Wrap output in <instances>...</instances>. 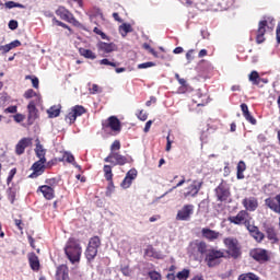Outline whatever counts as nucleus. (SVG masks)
Here are the masks:
<instances>
[{"label":"nucleus","instance_id":"1","mask_svg":"<svg viewBox=\"0 0 280 280\" xmlns=\"http://www.w3.org/2000/svg\"><path fill=\"white\" fill-rule=\"evenodd\" d=\"M65 253L71 264H80L82 257V246L75 238H69L66 244Z\"/></svg>","mask_w":280,"mask_h":280},{"label":"nucleus","instance_id":"2","mask_svg":"<svg viewBox=\"0 0 280 280\" xmlns=\"http://www.w3.org/2000/svg\"><path fill=\"white\" fill-rule=\"evenodd\" d=\"M223 244L228 249V254L231 255L234 259H237L242 252L240 250V242L235 237H226L223 240Z\"/></svg>","mask_w":280,"mask_h":280},{"label":"nucleus","instance_id":"3","mask_svg":"<svg viewBox=\"0 0 280 280\" xmlns=\"http://www.w3.org/2000/svg\"><path fill=\"white\" fill-rule=\"evenodd\" d=\"M224 257V252L218 249H209L206 254V262L209 268H214L220 264V259Z\"/></svg>","mask_w":280,"mask_h":280},{"label":"nucleus","instance_id":"4","mask_svg":"<svg viewBox=\"0 0 280 280\" xmlns=\"http://www.w3.org/2000/svg\"><path fill=\"white\" fill-rule=\"evenodd\" d=\"M207 250V243L202 241H195L190 243L189 246V253L192 255V257H196L197 255H205V253H208Z\"/></svg>","mask_w":280,"mask_h":280},{"label":"nucleus","instance_id":"5","mask_svg":"<svg viewBox=\"0 0 280 280\" xmlns=\"http://www.w3.org/2000/svg\"><path fill=\"white\" fill-rule=\"evenodd\" d=\"M98 54L106 58V54H113V51H117V45L114 43L98 42L96 44Z\"/></svg>","mask_w":280,"mask_h":280},{"label":"nucleus","instance_id":"6","mask_svg":"<svg viewBox=\"0 0 280 280\" xmlns=\"http://www.w3.org/2000/svg\"><path fill=\"white\" fill-rule=\"evenodd\" d=\"M105 163H112V165H126L128 159L118 152H110L108 158L104 159Z\"/></svg>","mask_w":280,"mask_h":280},{"label":"nucleus","instance_id":"7","mask_svg":"<svg viewBox=\"0 0 280 280\" xmlns=\"http://www.w3.org/2000/svg\"><path fill=\"white\" fill-rule=\"evenodd\" d=\"M191 215H194V205H185L180 210H178L176 220L187 222Z\"/></svg>","mask_w":280,"mask_h":280},{"label":"nucleus","instance_id":"8","mask_svg":"<svg viewBox=\"0 0 280 280\" xmlns=\"http://www.w3.org/2000/svg\"><path fill=\"white\" fill-rule=\"evenodd\" d=\"M249 255L256 261H268V259H270V256L268 255V250L264 248H254L250 250Z\"/></svg>","mask_w":280,"mask_h":280},{"label":"nucleus","instance_id":"9","mask_svg":"<svg viewBox=\"0 0 280 280\" xmlns=\"http://www.w3.org/2000/svg\"><path fill=\"white\" fill-rule=\"evenodd\" d=\"M248 218H249L248 212L246 210H242L236 215L230 217L229 222H231V224H237V225L246 224V222H248Z\"/></svg>","mask_w":280,"mask_h":280},{"label":"nucleus","instance_id":"10","mask_svg":"<svg viewBox=\"0 0 280 280\" xmlns=\"http://www.w3.org/2000/svg\"><path fill=\"white\" fill-rule=\"evenodd\" d=\"M105 130H113V132H121V122L115 116H110L107 124L104 125Z\"/></svg>","mask_w":280,"mask_h":280},{"label":"nucleus","instance_id":"11","mask_svg":"<svg viewBox=\"0 0 280 280\" xmlns=\"http://www.w3.org/2000/svg\"><path fill=\"white\" fill-rule=\"evenodd\" d=\"M242 205L245 211H257V207H259V201L255 197H246L243 199Z\"/></svg>","mask_w":280,"mask_h":280},{"label":"nucleus","instance_id":"12","mask_svg":"<svg viewBox=\"0 0 280 280\" xmlns=\"http://www.w3.org/2000/svg\"><path fill=\"white\" fill-rule=\"evenodd\" d=\"M265 205L273 211V213H279L280 214V195H277L273 198H267L265 200Z\"/></svg>","mask_w":280,"mask_h":280},{"label":"nucleus","instance_id":"13","mask_svg":"<svg viewBox=\"0 0 280 280\" xmlns=\"http://www.w3.org/2000/svg\"><path fill=\"white\" fill-rule=\"evenodd\" d=\"M57 16H60L62 21H67L68 23H75V18H73V14L69 12L65 7H59L56 10Z\"/></svg>","mask_w":280,"mask_h":280},{"label":"nucleus","instance_id":"14","mask_svg":"<svg viewBox=\"0 0 280 280\" xmlns=\"http://www.w3.org/2000/svg\"><path fill=\"white\" fill-rule=\"evenodd\" d=\"M202 188V182L195 180L192 184L187 188V191L184 194L185 198H196L198 196V191Z\"/></svg>","mask_w":280,"mask_h":280},{"label":"nucleus","instance_id":"15","mask_svg":"<svg viewBox=\"0 0 280 280\" xmlns=\"http://www.w3.org/2000/svg\"><path fill=\"white\" fill-rule=\"evenodd\" d=\"M47 160H39L35 162L32 166L33 173L31 174V178H37V176H40L43 172H45V163Z\"/></svg>","mask_w":280,"mask_h":280},{"label":"nucleus","instance_id":"16","mask_svg":"<svg viewBox=\"0 0 280 280\" xmlns=\"http://www.w3.org/2000/svg\"><path fill=\"white\" fill-rule=\"evenodd\" d=\"M266 27H268V21L264 20L258 23V30L256 35V42L261 45L266 40L264 35L266 34Z\"/></svg>","mask_w":280,"mask_h":280},{"label":"nucleus","instance_id":"17","mask_svg":"<svg viewBox=\"0 0 280 280\" xmlns=\"http://www.w3.org/2000/svg\"><path fill=\"white\" fill-rule=\"evenodd\" d=\"M217 198L220 200V202H225V200H229V196H231V192L229 191V188L224 185H219L215 189Z\"/></svg>","mask_w":280,"mask_h":280},{"label":"nucleus","instance_id":"18","mask_svg":"<svg viewBox=\"0 0 280 280\" xmlns=\"http://www.w3.org/2000/svg\"><path fill=\"white\" fill-rule=\"evenodd\" d=\"M30 145H32V138L21 139L15 147L16 154H23L25 152V148H30Z\"/></svg>","mask_w":280,"mask_h":280},{"label":"nucleus","instance_id":"19","mask_svg":"<svg viewBox=\"0 0 280 280\" xmlns=\"http://www.w3.org/2000/svg\"><path fill=\"white\" fill-rule=\"evenodd\" d=\"M56 279L69 280V268L67 267V265H60L59 267H57Z\"/></svg>","mask_w":280,"mask_h":280},{"label":"nucleus","instance_id":"20","mask_svg":"<svg viewBox=\"0 0 280 280\" xmlns=\"http://www.w3.org/2000/svg\"><path fill=\"white\" fill-rule=\"evenodd\" d=\"M16 47H21V42L19 39H15V40L11 42L10 44L0 46V54H2V56H3L5 54L12 51V49H16Z\"/></svg>","mask_w":280,"mask_h":280},{"label":"nucleus","instance_id":"21","mask_svg":"<svg viewBox=\"0 0 280 280\" xmlns=\"http://www.w3.org/2000/svg\"><path fill=\"white\" fill-rule=\"evenodd\" d=\"M37 191H40L46 200H54L55 192L50 186H39Z\"/></svg>","mask_w":280,"mask_h":280},{"label":"nucleus","instance_id":"22","mask_svg":"<svg viewBox=\"0 0 280 280\" xmlns=\"http://www.w3.org/2000/svg\"><path fill=\"white\" fill-rule=\"evenodd\" d=\"M201 234L206 240H209L210 242H213V240H218L220 237V232H215L211 229L203 228L201 230Z\"/></svg>","mask_w":280,"mask_h":280},{"label":"nucleus","instance_id":"23","mask_svg":"<svg viewBox=\"0 0 280 280\" xmlns=\"http://www.w3.org/2000/svg\"><path fill=\"white\" fill-rule=\"evenodd\" d=\"M35 153L37 159H39V161H47V159H45V154H47V150H45L43 144H40V140L38 139L36 140Z\"/></svg>","mask_w":280,"mask_h":280},{"label":"nucleus","instance_id":"24","mask_svg":"<svg viewBox=\"0 0 280 280\" xmlns=\"http://www.w3.org/2000/svg\"><path fill=\"white\" fill-rule=\"evenodd\" d=\"M28 264L32 270H39L40 268V260H38V256L35 253L28 254Z\"/></svg>","mask_w":280,"mask_h":280},{"label":"nucleus","instance_id":"25","mask_svg":"<svg viewBox=\"0 0 280 280\" xmlns=\"http://www.w3.org/2000/svg\"><path fill=\"white\" fill-rule=\"evenodd\" d=\"M248 231L252 234V237H254L258 243L264 242L265 235L259 231V228L248 226Z\"/></svg>","mask_w":280,"mask_h":280},{"label":"nucleus","instance_id":"26","mask_svg":"<svg viewBox=\"0 0 280 280\" xmlns=\"http://www.w3.org/2000/svg\"><path fill=\"white\" fill-rule=\"evenodd\" d=\"M79 54H80V56H83V58H88L89 60H95V58H97L95 52H93L91 49H86V48H80Z\"/></svg>","mask_w":280,"mask_h":280},{"label":"nucleus","instance_id":"27","mask_svg":"<svg viewBox=\"0 0 280 280\" xmlns=\"http://www.w3.org/2000/svg\"><path fill=\"white\" fill-rule=\"evenodd\" d=\"M130 32H132V25L128 23H124L119 26V34L121 35L122 38H126V36L130 34Z\"/></svg>","mask_w":280,"mask_h":280},{"label":"nucleus","instance_id":"28","mask_svg":"<svg viewBox=\"0 0 280 280\" xmlns=\"http://www.w3.org/2000/svg\"><path fill=\"white\" fill-rule=\"evenodd\" d=\"M248 80L249 82H252V84L258 86V84H261V78L259 77V72L257 71H252L250 74L248 75Z\"/></svg>","mask_w":280,"mask_h":280},{"label":"nucleus","instance_id":"29","mask_svg":"<svg viewBox=\"0 0 280 280\" xmlns=\"http://www.w3.org/2000/svg\"><path fill=\"white\" fill-rule=\"evenodd\" d=\"M236 170H237V174H236L237 179L243 180L244 172H246V163L244 161H240Z\"/></svg>","mask_w":280,"mask_h":280},{"label":"nucleus","instance_id":"30","mask_svg":"<svg viewBox=\"0 0 280 280\" xmlns=\"http://www.w3.org/2000/svg\"><path fill=\"white\" fill-rule=\"evenodd\" d=\"M62 161H67V163H71L73 167H77V170H80V165L75 163V158L70 152L63 153Z\"/></svg>","mask_w":280,"mask_h":280},{"label":"nucleus","instance_id":"31","mask_svg":"<svg viewBox=\"0 0 280 280\" xmlns=\"http://www.w3.org/2000/svg\"><path fill=\"white\" fill-rule=\"evenodd\" d=\"M85 257L89 261H91V259H95V257H97V249L91 245H88Z\"/></svg>","mask_w":280,"mask_h":280},{"label":"nucleus","instance_id":"32","mask_svg":"<svg viewBox=\"0 0 280 280\" xmlns=\"http://www.w3.org/2000/svg\"><path fill=\"white\" fill-rule=\"evenodd\" d=\"M48 117L54 119V117H58L60 115V105H54L47 109Z\"/></svg>","mask_w":280,"mask_h":280},{"label":"nucleus","instance_id":"33","mask_svg":"<svg viewBox=\"0 0 280 280\" xmlns=\"http://www.w3.org/2000/svg\"><path fill=\"white\" fill-rule=\"evenodd\" d=\"M24 97L26 100H32V97H35V102L39 103L40 102V95H38L34 90L30 89L24 93Z\"/></svg>","mask_w":280,"mask_h":280},{"label":"nucleus","instance_id":"34","mask_svg":"<svg viewBox=\"0 0 280 280\" xmlns=\"http://www.w3.org/2000/svg\"><path fill=\"white\" fill-rule=\"evenodd\" d=\"M267 238L269 241H271V244H278L279 243V238L277 237V232H275V230H272V229L267 230Z\"/></svg>","mask_w":280,"mask_h":280},{"label":"nucleus","instance_id":"35","mask_svg":"<svg viewBox=\"0 0 280 280\" xmlns=\"http://www.w3.org/2000/svg\"><path fill=\"white\" fill-rule=\"evenodd\" d=\"M238 280H259V277L253 272H248L238 276Z\"/></svg>","mask_w":280,"mask_h":280},{"label":"nucleus","instance_id":"36","mask_svg":"<svg viewBox=\"0 0 280 280\" xmlns=\"http://www.w3.org/2000/svg\"><path fill=\"white\" fill-rule=\"evenodd\" d=\"M103 172L106 180H113V167L110 165H104Z\"/></svg>","mask_w":280,"mask_h":280},{"label":"nucleus","instance_id":"37","mask_svg":"<svg viewBox=\"0 0 280 280\" xmlns=\"http://www.w3.org/2000/svg\"><path fill=\"white\" fill-rule=\"evenodd\" d=\"M71 109L74 112V115H77V117H82V115L86 113V109H84L82 105H75Z\"/></svg>","mask_w":280,"mask_h":280},{"label":"nucleus","instance_id":"38","mask_svg":"<svg viewBox=\"0 0 280 280\" xmlns=\"http://www.w3.org/2000/svg\"><path fill=\"white\" fill-rule=\"evenodd\" d=\"M36 101H31L30 103H28V106H27V108H28V113H30V118H32V117H34V115H36Z\"/></svg>","mask_w":280,"mask_h":280},{"label":"nucleus","instance_id":"39","mask_svg":"<svg viewBox=\"0 0 280 280\" xmlns=\"http://www.w3.org/2000/svg\"><path fill=\"white\" fill-rule=\"evenodd\" d=\"M101 244H102V242L100 241V237H97V236L92 237L89 242V246H92V248H96V250H97V248H100Z\"/></svg>","mask_w":280,"mask_h":280},{"label":"nucleus","instance_id":"40","mask_svg":"<svg viewBox=\"0 0 280 280\" xmlns=\"http://www.w3.org/2000/svg\"><path fill=\"white\" fill-rule=\"evenodd\" d=\"M78 119V116L74 114L73 109H71L66 116V121L68 124H73Z\"/></svg>","mask_w":280,"mask_h":280},{"label":"nucleus","instance_id":"41","mask_svg":"<svg viewBox=\"0 0 280 280\" xmlns=\"http://www.w3.org/2000/svg\"><path fill=\"white\" fill-rule=\"evenodd\" d=\"M176 277L178 280L189 279V269H184V270L179 271Z\"/></svg>","mask_w":280,"mask_h":280},{"label":"nucleus","instance_id":"42","mask_svg":"<svg viewBox=\"0 0 280 280\" xmlns=\"http://www.w3.org/2000/svg\"><path fill=\"white\" fill-rule=\"evenodd\" d=\"M137 175H138L137 168H131L127 172L126 177L131 179L132 182L137 179Z\"/></svg>","mask_w":280,"mask_h":280},{"label":"nucleus","instance_id":"43","mask_svg":"<svg viewBox=\"0 0 280 280\" xmlns=\"http://www.w3.org/2000/svg\"><path fill=\"white\" fill-rule=\"evenodd\" d=\"M131 185H132V180L129 179L127 176H125L124 180L120 184V187L122 189H130Z\"/></svg>","mask_w":280,"mask_h":280},{"label":"nucleus","instance_id":"44","mask_svg":"<svg viewBox=\"0 0 280 280\" xmlns=\"http://www.w3.org/2000/svg\"><path fill=\"white\" fill-rule=\"evenodd\" d=\"M25 80H31L32 84H33V88L38 89V84H39L38 78L32 77V75H26Z\"/></svg>","mask_w":280,"mask_h":280},{"label":"nucleus","instance_id":"45","mask_svg":"<svg viewBox=\"0 0 280 280\" xmlns=\"http://www.w3.org/2000/svg\"><path fill=\"white\" fill-rule=\"evenodd\" d=\"M150 67H156V63L152 61H148V62L138 65V69H150Z\"/></svg>","mask_w":280,"mask_h":280},{"label":"nucleus","instance_id":"46","mask_svg":"<svg viewBox=\"0 0 280 280\" xmlns=\"http://www.w3.org/2000/svg\"><path fill=\"white\" fill-rule=\"evenodd\" d=\"M143 49H147V51H150L154 58H159V54L154 51V48L150 47V44H143Z\"/></svg>","mask_w":280,"mask_h":280},{"label":"nucleus","instance_id":"47","mask_svg":"<svg viewBox=\"0 0 280 280\" xmlns=\"http://www.w3.org/2000/svg\"><path fill=\"white\" fill-rule=\"evenodd\" d=\"M117 150H121V143L119 142V140L114 141L110 147V152H115Z\"/></svg>","mask_w":280,"mask_h":280},{"label":"nucleus","instance_id":"48","mask_svg":"<svg viewBox=\"0 0 280 280\" xmlns=\"http://www.w3.org/2000/svg\"><path fill=\"white\" fill-rule=\"evenodd\" d=\"M243 116H244L245 119H246L247 121H249V124H252L253 126H255V124H257V119H255V118L253 117V115H250V112L247 113V114H245V115H243Z\"/></svg>","mask_w":280,"mask_h":280},{"label":"nucleus","instance_id":"49","mask_svg":"<svg viewBox=\"0 0 280 280\" xmlns=\"http://www.w3.org/2000/svg\"><path fill=\"white\" fill-rule=\"evenodd\" d=\"M93 32L94 34H97L98 36H101L103 40H106L108 38V36H106L105 33L102 32V30H100L98 27H94Z\"/></svg>","mask_w":280,"mask_h":280},{"label":"nucleus","instance_id":"50","mask_svg":"<svg viewBox=\"0 0 280 280\" xmlns=\"http://www.w3.org/2000/svg\"><path fill=\"white\" fill-rule=\"evenodd\" d=\"M98 62H100V65H105L107 67H117V63H115L108 59H102Z\"/></svg>","mask_w":280,"mask_h":280},{"label":"nucleus","instance_id":"51","mask_svg":"<svg viewBox=\"0 0 280 280\" xmlns=\"http://www.w3.org/2000/svg\"><path fill=\"white\" fill-rule=\"evenodd\" d=\"M115 191V185H113V180H109V185L106 190V196H112Z\"/></svg>","mask_w":280,"mask_h":280},{"label":"nucleus","instance_id":"52","mask_svg":"<svg viewBox=\"0 0 280 280\" xmlns=\"http://www.w3.org/2000/svg\"><path fill=\"white\" fill-rule=\"evenodd\" d=\"M149 277L151 280H161V273H159L156 271L149 272Z\"/></svg>","mask_w":280,"mask_h":280},{"label":"nucleus","instance_id":"53","mask_svg":"<svg viewBox=\"0 0 280 280\" xmlns=\"http://www.w3.org/2000/svg\"><path fill=\"white\" fill-rule=\"evenodd\" d=\"M52 22L56 23L59 27H65V30H71L69 25L65 24L63 22L58 21L56 18L52 19Z\"/></svg>","mask_w":280,"mask_h":280},{"label":"nucleus","instance_id":"54","mask_svg":"<svg viewBox=\"0 0 280 280\" xmlns=\"http://www.w3.org/2000/svg\"><path fill=\"white\" fill-rule=\"evenodd\" d=\"M14 121H16V124H21V121L25 120V116H23L22 114H16L13 116Z\"/></svg>","mask_w":280,"mask_h":280},{"label":"nucleus","instance_id":"55","mask_svg":"<svg viewBox=\"0 0 280 280\" xmlns=\"http://www.w3.org/2000/svg\"><path fill=\"white\" fill-rule=\"evenodd\" d=\"M138 119H140L141 121H145L148 119V113L140 110L138 114Z\"/></svg>","mask_w":280,"mask_h":280},{"label":"nucleus","instance_id":"56","mask_svg":"<svg viewBox=\"0 0 280 280\" xmlns=\"http://www.w3.org/2000/svg\"><path fill=\"white\" fill-rule=\"evenodd\" d=\"M19 27V22L16 20H11L9 22V30H16Z\"/></svg>","mask_w":280,"mask_h":280},{"label":"nucleus","instance_id":"57","mask_svg":"<svg viewBox=\"0 0 280 280\" xmlns=\"http://www.w3.org/2000/svg\"><path fill=\"white\" fill-rule=\"evenodd\" d=\"M16 174V168H13L10 171L7 183H12V178H14V175Z\"/></svg>","mask_w":280,"mask_h":280},{"label":"nucleus","instance_id":"58","mask_svg":"<svg viewBox=\"0 0 280 280\" xmlns=\"http://www.w3.org/2000/svg\"><path fill=\"white\" fill-rule=\"evenodd\" d=\"M5 8H8V10H12V8H16V2L14 1H8L4 3Z\"/></svg>","mask_w":280,"mask_h":280},{"label":"nucleus","instance_id":"59","mask_svg":"<svg viewBox=\"0 0 280 280\" xmlns=\"http://www.w3.org/2000/svg\"><path fill=\"white\" fill-rule=\"evenodd\" d=\"M100 92V86L97 84H93L92 88L90 89V93H92V95H95V93Z\"/></svg>","mask_w":280,"mask_h":280},{"label":"nucleus","instance_id":"60","mask_svg":"<svg viewBox=\"0 0 280 280\" xmlns=\"http://www.w3.org/2000/svg\"><path fill=\"white\" fill-rule=\"evenodd\" d=\"M16 110H18L16 106H10V107L4 109V113L5 114H8V113L14 114V113H16Z\"/></svg>","mask_w":280,"mask_h":280},{"label":"nucleus","instance_id":"61","mask_svg":"<svg viewBox=\"0 0 280 280\" xmlns=\"http://www.w3.org/2000/svg\"><path fill=\"white\" fill-rule=\"evenodd\" d=\"M152 124H153L152 120L147 121L143 131L150 132V128H152Z\"/></svg>","mask_w":280,"mask_h":280},{"label":"nucleus","instance_id":"62","mask_svg":"<svg viewBox=\"0 0 280 280\" xmlns=\"http://www.w3.org/2000/svg\"><path fill=\"white\" fill-rule=\"evenodd\" d=\"M172 150V141L170 139V136L166 137V152H170Z\"/></svg>","mask_w":280,"mask_h":280},{"label":"nucleus","instance_id":"63","mask_svg":"<svg viewBox=\"0 0 280 280\" xmlns=\"http://www.w3.org/2000/svg\"><path fill=\"white\" fill-rule=\"evenodd\" d=\"M8 94H2L0 97V104H2V106H5V103L8 102Z\"/></svg>","mask_w":280,"mask_h":280},{"label":"nucleus","instance_id":"64","mask_svg":"<svg viewBox=\"0 0 280 280\" xmlns=\"http://www.w3.org/2000/svg\"><path fill=\"white\" fill-rule=\"evenodd\" d=\"M241 110H242V113H243V115H246V114H248L249 112H248V105H246V104H242L241 105Z\"/></svg>","mask_w":280,"mask_h":280}]
</instances>
